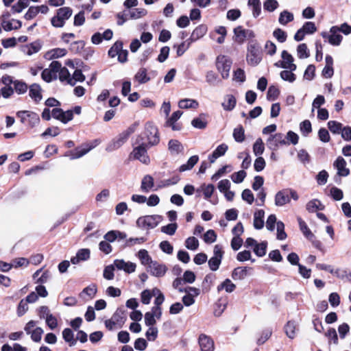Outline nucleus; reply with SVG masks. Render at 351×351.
<instances>
[{
	"mask_svg": "<svg viewBox=\"0 0 351 351\" xmlns=\"http://www.w3.org/2000/svg\"><path fill=\"white\" fill-rule=\"evenodd\" d=\"M291 199L297 201L299 199L298 193L292 189H284L276 193L274 203L276 206L280 207L290 203Z\"/></svg>",
	"mask_w": 351,
	"mask_h": 351,
	"instance_id": "1",
	"label": "nucleus"
},
{
	"mask_svg": "<svg viewBox=\"0 0 351 351\" xmlns=\"http://www.w3.org/2000/svg\"><path fill=\"white\" fill-rule=\"evenodd\" d=\"M73 10L69 7H62L57 10L56 15L51 19V25L55 27H62L66 20L72 15Z\"/></svg>",
	"mask_w": 351,
	"mask_h": 351,
	"instance_id": "2",
	"label": "nucleus"
},
{
	"mask_svg": "<svg viewBox=\"0 0 351 351\" xmlns=\"http://www.w3.org/2000/svg\"><path fill=\"white\" fill-rule=\"evenodd\" d=\"M16 117L23 124H27L30 128H34L40 123L39 115L30 110H20L16 112Z\"/></svg>",
	"mask_w": 351,
	"mask_h": 351,
	"instance_id": "3",
	"label": "nucleus"
},
{
	"mask_svg": "<svg viewBox=\"0 0 351 351\" xmlns=\"http://www.w3.org/2000/svg\"><path fill=\"white\" fill-rule=\"evenodd\" d=\"M142 140V138L138 137L137 139L138 145L134 148L131 155L134 159L138 160L143 164L147 165L149 163L150 159L147 153V145Z\"/></svg>",
	"mask_w": 351,
	"mask_h": 351,
	"instance_id": "4",
	"label": "nucleus"
},
{
	"mask_svg": "<svg viewBox=\"0 0 351 351\" xmlns=\"http://www.w3.org/2000/svg\"><path fill=\"white\" fill-rule=\"evenodd\" d=\"M232 66V61L225 56H219L217 58L216 66L220 73L222 78L227 79L230 76V71Z\"/></svg>",
	"mask_w": 351,
	"mask_h": 351,
	"instance_id": "5",
	"label": "nucleus"
},
{
	"mask_svg": "<svg viewBox=\"0 0 351 351\" xmlns=\"http://www.w3.org/2000/svg\"><path fill=\"white\" fill-rule=\"evenodd\" d=\"M246 60L250 66H257L262 60V51L259 47L254 45H250L248 47Z\"/></svg>",
	"mask_w": 351,
	"mask_h": 351,
	"instance_id": "6",
	"label": "nucleus"
},
{
	"mask_svg": "<svg viewBox=\"0 0 351 351\" xmlns=\"http://www.w3.org/2000/svg\"><path fill=\"white\" fill-rule=\"evenodd\" d=\"M125 321V317L123 313L121 311H116L110 319L105 322V326L108 330H113L121 328Z\"/></svg>",
	"mask_w": 351,
	"mask_h": 351,
	"instance_id": "7",
	"label": "nucleus"
},
{
	"mask_svg": "<svg viewBox=\"0 0 351 351\" xmlns=\"http://www.w3.org/2000/svg\"><path fill=\"white\" fill-rule=\"evenodd\" d=\"M145 134L149 146H154L159 143L160 138L158 129L152 123H148L146 124Z\"/></svg>",
	"mask_w": 351,
	"mask_h": 351,
	"instance_id": "8",
	"label": "nucleus"
},
{
	"mask_svg": "<svg viewBox=\"0 0 351 351\" xmlns=\"http://www.w3.org/2000/svg\"><path fill=\"white\" fill-rule=\"evenodd\" d=\"M160 217L158 215H147L137 219V226L142 228H154L158 226Z\"/></svg>",
	"mask_w": 351,
	"mask_h": 351,
	"instance_id": "9",
	"label": "nucleus"
},
{
	"mask_svg": "<svg viewBox=\"0 0 351 351\" xmlns=\"http://www.w3.org/2000/svg\"><path fill=\"white\" fill-rule=\"evenodd\" d=\"M267 144L270 149L277 150L279 145H287L289 143L285 141L282 134L276 133L267 138Z\"/></svg>",
	"mask_w": 351,
	"mask_h": 351,
	"instance_id": "10",
	"label": "nucleus"
},
{
	"mask_svg": "<svg viewBox=\"0 0 351 351\" xmlns=\"http://www.w3.org/2000/svg\"><path fill=\"white\" fill-rule=\"evenodd\" d=\"M147 271L152 276L156 277H162L165 276L167 271L165 265L159 263L154 261L147 267Z\"/></svg>",
	"mask_w": 351,
	"mask_h": 351,
	"instance_id": "11",
	"label": "nucleus"
},
{
	"mask_svg": "<svg viewBox=\"0 0 351 351\" xmlns=\"http://www.w3.org/2000/svg\"><path fill=\"white\" fill-rule=\"evenodd\" d=\"M162 316V310L158 308H152L151 311L145 314V324L147 326H154L156 323V319H160Z\"/></svg>",
	"mask_w": 351,
	"mask_h": 351,
	"instance_id": "12",
	"label": "nucleus"
},
{
	"mask_svg": "<svg viewBox=\"0 0 351 351\" xmlns=\"http://www.w3.org/2000/svg\"><path fill=\"white\" fill-rule=\"evenodd\" d=\"M322 36L328 40L330 44L332 45H339L342 40V36L339 34L338 26H332L330 29V34L323 33Z\"/></svg>",
	"mask_w": 351,
	"mask_h": 351,
	"instance_id": "13",
	"label": "nucleus"
},
{
	"mask_svg": "<svg viewBox=\"0 0 351 351\" xmlns=\"http://www.w3.org/2000/svg\"><path fill=\"white\" fill-rule=\"evenodd\" d=\"M198 343L201 351H214L215 350L213 340L211 337L205 334H201L199 336Z\"/></svg>",
	"mask_w": 351,
	"mask_h": 351,
	"instance_id": "14",
	"label": "nucleus"
},
{
	"mask_svg": "<svg viewBox=\"0 0 351 351\" xmlns=\"http://www.w3.org/2000/svg\"><path fill=\"white\" fill-rule=\"evenodd\" d=\"M128 138V133L120 134L108 145L106 150L108 152H112L119 149L126 142Z\"/></svg>",
	"mask_w": 351,
	"mask_h": 351,
	"instance_id": "15",
	"label": "nucleus"
},
{
	"mask_svg": "<svg viewBox=\"0 0 351 351\" xmlns=\"http://www.w3.org/2000/svg\"><path fill=\"white\" fill-rule=\"evenodd\" d=\"M114 265L119 270H123L125 272L130 274L135 271L136 265L132 262H125L123 259H117L114 261Z\"/></svg>",
	"mask_w": 351,
	"mask_h": 351,
	"instance_id": "16",
	"label": "nucleus"
},
{
	"mask_svg": "<svg viewBox=\"0 0 351 351\" xmlns=\"http://www.w3.org/2000/svg\"><path fill=\"white\" fill-rule=\"evenodd\" d=\"M334 167L337 170V174L339 176H347L350 173V170L346 168V162L341 156H339L334 162Z\"/></svg>",
	"mask_w": 351,
	"mask_h": 351,
	"instance_id": "17",
	"label": "nucleus"
},
{
	"mask_svg": "<svg viewBox=\"0 0 351 351\" xmlns=\"http://www.w3.org/2000/svg\"><path fill=\"white\" fill-rule=\"evenodd\" d=\"M67 53L64 48H54L47 51L44 56L45 58L49 60L57 59L64 56Z\"/></svg>",
	"mask_w": 351,
	"mask_h": 351,
	"instance_id": "18",
	"label": "nucleus"
},
{
	"mask_svg": "<svg viewBox=\"0 0 351 351\" xmlns=\"http://www.w3.org/2000/svg\"><path fill=\"white\" fill-rule=\"evenodd\" d=\"M282 58L283 62L282 66L285 69H288L291 71H295L296 69V65L293 64V58L287 51L282 52Z\"/></svg>",
	"mask_w": 351,
	"mask_h": 351,
	"instance_id": "19",
	"label": "nucleus"
},
{
	"mask_svg": "<svg viewBox=\"0 0 351 351\" xmlns=\"http://www.w3.org/2000/svg\"><path fill=\"white\" fill-rule=\"evenodd\" d=\"M237 99L232 95L228 94L223 97L222 108L226 111H232L236 106Z\"/></svg>",
	"mask_w": 351,
	"mask_h": 351,
	"instance_id": "20",
	"label": "nucleus"
},
{
	"mask_svg": "<svg viewBox=\"0 0 351 351\" xmlns=\"http://www.w3.org/2000/svg\"><path fill=\"white\" fill-rule=\"evenodd\" d=\"M41 91L39 84H33L29 87V95L36 103H38L43 99Z\"/></svg>",
	"mask_w": 351,
	"mask_h": 351,
	"instance_id": "21",
	"label": "nucleus"
},
{
	"mask_svg": "<svg viewBox=\"0 0 351 351\" xmlns=\"http://www.w3.org/2000/svg\"><path fill=\"white\" fill-rule=\"evenodd\" d=\"M182 112L180 110L174 112L171 117L166 122V126L171 127L173 130H180L181 127L176 122L180 118Z\"/></svg>",
	"mask_w": 351,
	"mask_h": 351,
	"instance_id": "22",
	"label": "nucleus"
},
{
	"mask_svg": "<svg viewBox=\"0 0 351 351\" xmlns=\"http://www.w3.org/2000/svg\"><path fill=\"white\" fill-rule=\"evenodd\" d=\"M93 147L94 145H86L85 147H81L75 149L74 151L70 152L69 156H71V159H77L82 157Z\"/></svg>",
	"mask_w": 351,
	"mask_h": 351,
	"instance_id": "23",
	"label": "nucleus"
},
{
	"mask_svg": "<svg viewBox=\"0 0 351 351\" xmlns=\"http://www.w3.org/2000/svg\"><path fill=\"white\" fill-rule=\"evenodd\" d=\"M1 25L3 29L9 32L13 29H18L21 27L22 23L19 20L12 19L11 21H2Z\"/></svg>",
	"mask_w": 351,
	"mask_h": 351,
	"instance_id": "24",
	"label": "nucleus"
},
{
	"mask_svg": "<svg viewBox=\"0 0 351 351\" xmlns=\"http://www.w3.org/2000/svg\"><path fill=\"white\" fill-rule=\"evenodd\" d=\"M265 212L263 210H258L254 213L253 225L256 229L260 230L264 226Z\"/></svg>",
	"mask_w": 351,
	"mask_h": 351,
	"instance_id": "25",
	"label": "nucleus"
},
{
	"mask_svg": "<svg viewBox=\"0 0 351 351\" xmlns=\"http://www.w3.org/2000/svg\"><path fill=\"white\" fill-rule=\"evenodd\" d=\"M137 257L141 263L147 267L154 261L146 250H140L137 254Z\"/></svg>",
	"mask_w": 351,
	"mask_h": 351,
	"instance_id": "26",
	"label": "nucleus"
},
{
	"mask_svg": "<svg viewBox=\"0 0 351 351\" xmlns=\"http://www.w3.org/2000/svg\"><path fill=\"white\" fill-rule=\"evenodd\" d=\"M134 80L139 84H145L150 80V77L147 75V69L141 68L138 70L134 75Z\"/></svg>",
	"mask_w": 351,
	"mask_h": 351,
	"instance_id": "27",
	"label": "nucleus"
},
{
	"mask_svg": "<svg viewBox=\"0 0 351 351\" xmlns=\"http://www.w3.org/2000/svg\"><path fill=\"white\" fill-rule=\"evenodd\" d=\"M251 268L246 267H239L234 269L232 276L234 280H243L247 276L248 270Z\"/></svg>",
	"mask_w": 351,
	"mask_h": 351,
	"instance_id": "28",
	"label": "nucleus"
},
{
	"mask_svg": "<svg viewBox=\"0 0 351 351\" xmlns=\"http://www.w3.org/2000/svg\"><path fill=\"white\" fill-rule=\"evenodd\" d=\"M97 293V287L95 285H91L83 289L80 293V297L84 300L93 298Z\"/></svg>",
	"mask_w": 351,
	"mask_h": 351,
	"instance_id": "29",
	"label": "nucleus"
},
{
	"mask_svg": "<svg viewBox=\"0 0 351 351\" xmlns=\"http://www.w3.org/2000/svg\"><path fill=\"white\" fill-rule=\"evenodd\" d=\"M297 326L298 324L293 321H289L285 325V331L289 338L293 339L295 337Z\"/></svg>",
	"mask_w": 351,
	"mask_h": 351,
	"instance_id": "30",
	"label": "nucleus"
},
{
	"mask_svg": "<svg viewBox=\"0 0 351 351\" xmlns=\"http://www.w3.org/2000/svg\"><path fill=\"white\" fill-rule=\"evenodd\" d=\"M178 106H179V108H183V109H188V108L195 109L199 106V104L195 99H183L179 101Z\"/></svg>",
	"mask_w": 351,
	"mask_h": 351,
	"instance_id": "31",
	"label": "nucleus"
},
{
	"mask_svg": "<svg viewBox=\"0 0 351 351\" xmlns=\"http://www.w3.org/2000/svg\"><path fill=\"white\" fill-rule=\"evenodd\" d=\"M191 125L197 129H204L207 125L206 115L204 114H202L198 117L195 118L192 120Z\"/></svg>",
	"mask_w": 351,
	"mask_h": 351,
	"instance_id": "32",
	"label": "nucleus"
},
{
	"mask_svg": "<svg viewBox=\"0 0 351 351\" xmlns=\"http://www.w3.org/2000/svg\"><path fill=\"white\" fill-rule=\"evenodd\" d=\"M169 149L171 154H178L184 149L182 144L177 140H171L169 142Z\"/></svg>",
	"mask_w": 351,
	"mask_h": 351,
	"instance_id": "33",
	"label": "nucleus"
},
{
	"mask_svg": "<svg viewBox=\"0 0 351 351\" xmlns=\"http://www.w3.org/2000/svg\"><path fill=\"white\" fill-rule=\"evenodd\" d=\"M153 294L156 296L154 300V306L152 308H158L159 310H162L160 305L165 300V296L163 293L158 288L153 289Z\"/></svg>",
	"mask_w": 351,
	"mask_h": 351,
	"instance_id": "34",
	"label": "nucleus"
},
{
	"mask_svg": "<svg viewBox=\"0 0 351 351\" xmlns=\"http://www.w3.org/2000/svg\"><path fill=\"white\" fill-rule=\"evenodd\" d=\"M236 288V285L230 279H226L217 287V291L225 290L227 293H232Z\"/></svg>",
	"mask_w": 351,
	"mask_h": 351,
	"instance_id": "35",
	"label": "nucleus"
},
{
	"mask_svg": "<svg viewBox=\"0 0 351 351\" xmlns=\"http://www.w3.org/2000/svg\"><path fill=\"white\" fill-rule=\"evenodd\" d=\"M234 40L238 43H243L247 36V32L241 26H238L234 29Z\"/></svg>",
	"mask_w": 351,
	"mask_h": 351,
	"instance_id": "36",
	"label": "nucleus"
},
{
	"mask_svg": "<svg viewBox=\"0 0 351 351\" xmlns=\"http://www.w3.org/2000/svg\"><path fill=\"white\" fill-rule=\"evenodd\" d=\"M294 19L293 14L287 11H282L279 16L278 22L282 25H287L288 23L292 21Z\"/></svg>",
	"mask_w": 351,
	"mask_h": 351,
	"instance_id": "37",
	"label": "nucleus"
},
{
	"mask_svg": "<svg viewBox=\"0 0 351 351\" xmlns=\"http://www.w3.org/2000/svg\"><path fill=\"white\" fill-rule=\"evenodd\" d=\"M300 229L303 234L308 239H312L314 237L310 229L308 228L306 223L300 218H298Z\"/></svg>",
	"mask_w": 351,
	"mask_h": 351,
	"instance_id": "38",
	"label": "nucleus"
},
{
	"mask_svg": "<svg viewBox=\"0 0 351 351\" xmlns=\"http://www.w3.org/2000/svg\"><path fill=\"white\" fill-rule=\"evenodd\" d=\"M199 157L196 155L191 156L186 164L180 166V171H185L191 169L198 162Z\"/></svg>",
	"mask_w": 351,
	"mask_h": 351,
	"instance_id": "39",
	"label": "nucleus"
},
{
	"mask_svg": "<svg viewBox=\"0 0 351 351\" xmlns=\"http://www.w3.org/2000/svg\"><path fill=\"white\" fill-rule=\"evenodd\" d=\"M154 186V179L151 176H145L141 182V189L145 191H149Z\"/></svg>",
	"mask_w": 351,
	"mask_h": 351,
	"instance_id": "40",
	"label": "nucleus"
},
{
	"mask_svg": "<svg viewBox=\"0 0 351 351\" xmlns=\"http://www.w3.org/2000/svg\"><path fill=\"white\" fill-rule=\"evenodd\" d=\"M234 139L238 143H242L245 140V131L244 128L239 125L234 128L233 131Z\"/></svg>",
	"mask_w": 351,
	"mask_h": 351,
	"instance_id": "41",
	"label": "nucleus"
},
{
	"mask_svg": "<svg viewBox=\"0 0 351 351\" xmlns=\"http://www.w3.org/2000/svg\"><path fill=\"white\" fill-rule=\"evenodd\" d=\"M248 5L252 8L253 16L256 18L261 14V4L259 0H248Z\"/></svg>",
	"mask_w": 351,
	"mask_h": 351,
	"instance_id": "42",
	"label": "nucleus"
},
{
	"mask_svg": "<svg viewBox=\"0 0 351 351\" xmlns=\"http://www.w3.org/2000/svg\"><path fill=\"white\" fill-rule=\"evenodd\" d=\"M42 79L46 82H51L57 78V75L55 74L49 68L45 69L41 73Z\"/></svg>",
	"mask_w": 351,
	"mask_h": 351,
	"instance_id": "43",
	"label": "nucleus"
},
{
	"mask_svg": "<svg viewBox=\"0 0 351 351\" xmlns=\"http://www.w3.org/2000/svg\"><path fill=\"white\" fill-rule=\"evenodd\" d=\"M265 150L264 143L261 138H258L253 145V152L255 156H261Z\"/></svg>",
	"mask_w": 351,
	"mask_h": 351,
	"instance_id": "44",
	"label": "nucleus"
},
{
	"mask_svg": "<svg viewBox=\"0 0 351 351\" xmlns=\"http://www.w3.org/2000/svg\"><path fill=\"white\" fill-rule=\"evenodd\" d=\"M267 243L263 241L255 246L253 251L259 257H263L266 254Z\"/></svg>",
	"mask_w": 351,
	"mask_h": 351,
	"instance_id": "45",
	"label": "nucleus"
},
{
	"mask_svg": "<svg viewBox=\"0 0 351 351\" xmlns=\"http://www.w3.org/2000/svg\"><path fill=\"white\" fill-rule=\"evenodd\" d=\"M297 54L299 58L304 59L307 58L310 56V52L305 43H302L298 45L297 48Z\"/></svg>",
	"mask_w": 351,
	"mask_h": 351,
	"instance_id": "46",
	"label": "nucleus"
},
{
	"mask_svg": "<svg viewBox=\"0 0 351 351\" xmlns=\"http://www.w3.org/2000/svg\"><path fill=\"white\" fill-rule=\"evenodd\" d=\"M185 247L188 250L195 251L199 247V241L194 237H190L185 241Z\"/></svg>",
	"mask_w": 351,
	"mask_h": 351,
	"instance_id": "47",
	"label": "nucleus"
},
{
	"mask_svg": "<svg viewBox=\"0 0 351 351\" xmlns=\"http://www.w3.org/2000/svg\"><path fill=\"white\" fill-rule=\"evenodd\" d=\"M28 5V0H19L16 4L12 5V10L14 12L20 13L23 11V10L27 8Z\"/></svg>",
	"mask_w": 351,
	"mask_h": 351,
	"instance_id": "48",
	"label": "nucleus"
},
{
	"mask_svg": "<svg viewBox=\"0 0 351 351\" xmlns=\"http://www.w3.org/2000/svg\"><path fill=\"white\" fill-rule=\"evenodd\" d=\"M306 208L308 211L314 213L322 209V204L317 199H313L307 203Z\"/></svg>",
	"mask_w": 351,
	"mask_h": 351,
	"instance_id": "49",
	"label": "nucleus"
},
{
	"mask_svg": "<svg viewBox=\"0 0 351 351\" xmlns=\"http://www.w3.org/2000/svg\"><path fill=\"white\" fill-rule=\"evenodd\" d=\"M85 80V77L83 75L81 70H75L73 75L71 76L69 84L74 86L77 82H83Z\"/></svg>",
	"mask_w": 351,
	"mask_h": 351,
	"instance_id": "50",
	"label": "nucleus"
},
{
	"mask_svg": "<svg viewBox=\"0 0 351 351\" xmlns=\"http://www.w3.org/2000/svg\"><path fill=\"white\" fill-rule=\"evenodd\" d=\"M14 90L18 94H24L27 92L28 86L26 83L16 80L13 82Z\"/></svg>",
	"mask_w": 351,
	"mask_h": 351,
	"instance_id": "51",
	"label": "nucleus"
},
{
	"mask_svg": "<svg viewBox=\"0 0 351 351\" xmlns=\"http://www.w3.org/2000/svg\"><path fill=\"white\" fill-rule=\"evenodd\" d=\"M328 127L330 132L333 134H339L342 130V124L335 121H330L328 122Z\"/></svg>",
	"mask_w": 351,
	"mask_h": 351,
	"instance_id": "52",
	"label": "nucleus"
},
{
	"mask_svg": "<svg viewBox=\"0 0 351 351\" xmlns=\"http://www.w3.org/2000/svg\"><path fill=\"white\" fill-rule=\"evenodd\" d=\"M121 48H123V43L121 41H117L109 49L108 55L111 58L118 56Z\"/></svg>",
	"mask_w": 351,
	"mask_h": 351,
	"instance_id": "53",
	"label": "nucleus"
},
{
	"mask_svg": "<svg viewBox=\"0 0 351 351\" xmlns=\"http://www.w3.org/2000/svg\"><path fill=\"white\" fill-rule=\"evenodd\" d=\"M154 296L153 294V289H145L141 294V300L144 304H149L152 298Z\"/></svg>",
	"mask_w": 351,
	"mask_h": 351,
	"instance_id": "54",
	"label": "nucleus"
},
{
	"mask_svg": "<svg viewBox=\"0 0 351 351\" xmlns=\"http://www.w3.org/2000/svg\"><path fill=\"white\" fill-rule=\"evenodd\" d=\"M62 337L65 341L70 343V346H73L75 343V340L73 338V333L70 328H66L63 330Z\"/></svg>",
	"mask_w": 351,
	"mask_h": 351,
	"instance_id": "55",
	"label": "nucleus"
},
{
	"mask_svg": "<svg viewBox=\"0 0 351 351\" xmlns=\"http://www.w3.org/2000/svg\"><path fill=\"white\" fill-rule=\"evenodd\" d=\"M251 257H252L251 252L249 250H244V251L240 252L237 255V261H239L240 262H244L246 261L251 260L252 262L254 263L255 261V260L251 259Z\"/></svg>",
	"mask_w": 351,
	"mask_h": 351,
	"instance_id": "56",
	"label": "nucleus"
},
{
	"mask_svg": "<svg viewBox=\"0 0 351 351\" xmlns=\"http://www.w3.org/2000/svg\"><path fill=\"white\" fill-rule=\"evenodd\" d=\"M206 82L211 85H216L219 80L217 75L212 71H208L206 74Z\"/></svg>",
	"mask_w": 351,
	"mask_h": 351,
	"instance_id": "57",
	"label": "nucleus"
},
{
	"mask_svg": "<svg viewBox=\"0 0 351 351\" xmlns=\"http://www.w3.org/2000/svg\"><path fill=\"white\" fill-rule=\"evenodd\" d=\"M158 330L157 328L154 326H149L148 330L145 333V336L148 341H153L158 337Z\"/></svg>",
	"mask_w": 351,
	"mask_h": 351,
	"instance_id": "58",
	"label": "nucleus"
},
{
	"mask_svg": "<svg viewBox=\"0 0 351 351\" xmlns=\"http://www.w3.org/2000/svg\"><path fill=\"white\" fill-rule=\"evenodd\" d=\"M178 228V225L176 223H169L167 226H162L161 228V231L167 234L173 235L175 234Z\"/></svg>",
	"mask_w": 351,
	"mask_h": 351,
	"instance_id": "59",
	"label": "nucleus"
},
{
	"mask_svg": "<svg viewBox=\"0 0 351 351\" xmlns=\"http://www.w3.org/2000/svg\"><path fill=\"white\" fill-rule=\"evenodd\" d=\"M287 238V234L285 232V224L282 221L277 222V239L284 240Z\"/></svg>",
	"mask_w": 351,
	"mask_h": 351,
	"instance_id": "60",
	"label": "nucleus"
},
{
	"mask_svg": "<svg viewBox=\"0 0 351 351\" xmlns=\"http://www.w3.org/2000/svg\"><path fill=\"white\" fill-rule=\"evenodd\" d=\"M246 177V172L243 170H241L238 172L234 173L231 176V179L234 183H241L243 181Z\"/></svg>",
	"mask_w": 351,
	"mask_h": 351,
	"instance_id": "61",
	"label": "nucleus"
},
{
	"mask_svg": "<svg viewBox=\"0 0 351 351\" xmlns=\"http://www.w3.org/2000/svg\"><path fill=\"white\" fill-rule=\"evenodd\" d=\"M300 131L303 135L306 136L311 131V123L308 120H305L300 123Z\"/></svg>",
	"mask_w": 351,
	"mask_h": 351,
	"instance_id": "62",
	"label": "nucleus"
},
{
	"mask_svg": "<svg viewBox=\"0 0 351 351\" xmlns=\"http://www.w3.org/2000/svg\"><path fill=\"white\" fill-rule=\"evenodd\" d=\"M43 330L40 327H36L29 335L32 339L35 342H39L41 340Z\"/></svg>",
	"mask_w": 351,
	"mask_h": 351,
	"instance_id": "63",
	"label": "nucleus"
},
{
	"mask_svg": "<svg viewBox=\"0 0 351 351\" xmlns=\"http://www.w3.org/2000/svg\"><path fill=\"white\" fill-rule=\"evenodd\" d=\"M302 29V31L304 32V33L306 34H313L314 33L316 30H317V28H316V26L315 25V23L313 22H306L302 27L301 28Z\"/></svg>",
	"mask_w": 351,
	"mask_h": 351,
	"instance_id": "64",
	"label": "nucleus"
}]
</instances>
